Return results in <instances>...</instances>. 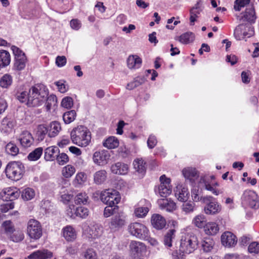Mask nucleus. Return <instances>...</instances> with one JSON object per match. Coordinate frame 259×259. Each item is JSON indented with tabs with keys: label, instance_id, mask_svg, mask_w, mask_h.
<instances>
[{
	"label": "nucleus",
	"instance_id": "27",
	"mask_svg": "<svg viewBox=\"0 0 259 259\" xmlns=\"http://www.w3.org/2000/svg\"><path fill=\"white\" fill-rule=\"evenodd\" d=\"M4 195L2 196L3 200L7 201L12 202L20 195V192L16 188H9L7 191H4Z\"/></svg>",
	"mask_w": 259,
	"mask_h": 259
},
{
	"label": "nucleus",
	"instance_id": "46",
	"mask_svg": "<svg viewBox=\"0 0 259 259\" xmlns=\"http://www.w3.org/2000/svg\"><path fill=\"white\" fill-rule=\"evenodd\" d=\"M145 80L144 77H137L133 81L127 83L126 88L127 90H132L144 83Z\"/></svg>",
	"mask_w": 259,
	"mask_h": 259
},
{
	"label": "nucleus",
	"instance_id": "50",
	"mask_svg": "<svg viewBox=\"0 0 259 259\" xmlns=\"http://www.w3.org/2000/svg\"><path fill=\"white\" fill-rule=\"evenodd\" d=\"M175 230L174 229H171L169 230L167 233L165 235L163 239V242L165 246L167 247H171V242L172 239L174 238L175 237Z\"/></svg>",
	"mask_w": 259,
	"mask_h": 259
},
{
	"label": "nucleus",
	"instance_id": "13",
	"mask_svg": "<svg viewBox=\"0 0 259 259\" xmlns=\"http://www.w3.org/2000/svg\"><path fill=\"white\" fill-rule=\"evenodd\" d=\"M254 34L253 28L250 25H239L234 31V35L239 39L250 37Z\"/></svg>",
	"mask_w": 259,
	"mask_h": 259
},
{
	"label": "nucleus",
	"instance_id": "53",
	"mask_svg": "<svg viewBox=\"0 0 259 259\" xmlns=\"http://www.w3.org/2000/svg\"><path fill=\"white\" fill-rule=\"evenodd\" d=\"M182 205V209L185 213L192 212L195 208V203L193 201L184 202Z\"/></svg>",
	"mask_w": 259,
	"mask_h": 259
},
{
	"label": "nucleus",
	"instance_id": "42",
	"mask_svg": "<svg viewBox=\"0 0 259 259\" xmlns=\"http://www.w3.org/2000/svg\"><path fill=\"white\" fill-rule=\"evenodd\" d=\"M107 178V172L105 170H100L96 172L94 175V182L96 184H101L104 182Z\"/></svg>",
	"mask_w": 259,
	"mask_h": 259
},
{
	"label": "nucleus",
	"instance_id": "6",
	"mask_svg": "<svg viewBox=\"0 0 259 259\" xmlns=\"http://www.w3.org/2000/svg\"><path fill=\"white\" fill-rule=\"evenodd\" d=\"M14 56V63L13 67L14 70L21 71L23 70L27 61L25 54L19 48L15 46L11 47Z\"/></svg>",
	"mask_w": 259,
	"mask_h": 259
},
{
	"label": "nucleus",
	"instance_id": "2",
	"mask_svg": "<svg viewBox=\"0 0 259 259\" xmlns=\"http://www.w3.org/2000/svg\"><path fill=\"white\" fill-rule=\"evenodd\" d=\"M70 137L73 144L81 147H86L91 142V134L87 127L79 125L71 131Z\"/></svg>",
	"mask_w": 259,
	"mask_h": 259
},
{
	"label": "nucleus",
	"instance_id": "32",
	"mask_svg": "<svg viewBox=\"0 0 259 259\" xmlns=\"http://www.w3.org/2000/svg\"><path fill=\"white\" fill-rule=\"evenodd\" d=\"M201 3V1H198L190 11V25H193L195 21L196 20V18L198 17V15L200 14V11L202 10L200 9V4Z\"/></svg>",
	"mask_w": 259,
	"mask_h": 259
},
{
	"label": "nucleus",
	"instance_id": "22",
	"mask_svg": "<svg viewBox=\"0 0 259 259\" xmlns=\"http://www.w3.org/2000/svg\"><path fill=\"white\" fill-rule=\"evenodd\" d=\"M60 150L57 146H51L45 150V159L47 161H53L56 159Z\"/></svg>",
	"mask_w": 259,
	"mask_h": 259
},
{
	"label": "nucleus",
	"instance_id": "14",
	"mask_svg": "<svg viewBox=\"0 0 259 259\" xmlns=\"http://www.w3.org/2000/svg\"><path fill=\"white\" fill-rule=\"evenodd\" d=\"M109 151L103 150L96 151L93 156L94 162L98 165L103 166L106 165L110 158Z\"/></svg>",
	"mask_w": 259,
	"mask_h": 259
},
{
	"label": "nucleus",
	"instance_id": "17",
	"mask_svg": "<svg viewBox=\"0 0 259 259\" xmlns=\"http://www.w3.org/2000/svg\"><path fill=\"white\" fill-rule=\"evenodd\" d=\"M130 249L131 252L134 255L139 256L146 250V248L144 243L137 241H132L130 244Z\"/></svg>",
	"mask_w": 259,
	"mask_h": 259
},
{
	"label": "nucleus",
	"instance_id": "37",
	"mask_svg": "<svg viewBox=\"0 0 259 259\" xmlns=\"http://www.w3.org/2000/svg\"><path fill=\"white\" fill-rule=\"evenodd\" d=\"M204 229L205 233L209 235H214L219 231L218 224L214 222L207 223Z\"/></svg>",
	"mask_w": 259,
	"mask_h": 259
},
{
	"label": "nucleus",
	"instance_id": "56",
	"mask_svg": "<svg viewBox=\"0 0 259 259\" xmlns=\"http://www.w3.org/2000/svg\"><path fill=\"white\" fill-rule=\"evenodd\" d=\"M84 259H98L96 251L93 248H88L83 253Z\"/></svg>",
	"mask_w": 259,
	"mask_h": 259
},
{
	"label": "nucleus",
	"instance_id": "63",
	"mask_svg": "<svg viewBox=\"0 0 259 259\" xmlns=\"http://www.w3.org/2000/svg\"><path fill=\"white\" fill-rule=\"evenodd\" d=\"M14 207V202L8 201L7 203L1 205L0 210L2 212H7L9 210L13 209Z\"/></svg>",
	"mask_w": 259,
	"mask_h": 259
},
{
	"label": "nucleus",
	"instance_id": "54",
	"mask_svg": "<svg viewBox=\"0 0 259 259\" xmlns=\"http://www.w3.org/2000/svg\"><path fill=\"white\" fill-rule=\"evenodd\" d=\"M2 227L8 236L10 235L16 229L13 223L11 221L4 222L2 224Z\"/></svg>",
	"mask_w": 259,
	"mask_h": 259
},
{
	"label": "nucleus",
	"instance_id": "47",
	"mask_svg": "<svg viewBox=\"0 0 259 259\" xmlns=\"http://www.w3.org/2000/svg\"><path fill=\"white\" fill-rule=\"evenodd\" d=\"M6 152L12 156H16L19 153V148L12 142H9L5 146Z\"/></svg>",
	"mask_w": 259,
	"mask_h": 259
},
{
	"label": "nucleus",
	"instance_id": "23",
	"mask_svg": "<svg viewBox=\"0 0 259 259\" xmlns=\"http://www.w3.org/2000/svg\"><path fill=\"white\" fill-rule=\"evenodd\" d=\"M142 61L137 55H130L127 59V67L131 69L139 68L142 65Z\"/></svg>",
	"mask_w": 259,
	"mask_h": 259
},
{
	"label": "nucleus",
	"instance_id": "55",
	"mask_svg": "<svg viewBox=\"0 0 259 259\" xmlns=\"http://www.w3.org/2000/svg\"><path fill=\"white\" fill-rule=\"evenodd\" d=\"M46 108L48 111L57 105V99L55 95H51L46 99Z\"/></svg>",
	"mask_w": 259,
	"mask_h": 259
},
{
	"label": "nucleus",
	"instance_id": "8",
	"mask_svg": "<svg viewBox=\"0 0 259 259\" xmlns=\"http://www.w3.org/2000/svg\"><path fill=\"white\" fill-rule=\"evenodd\" d=\"M128 232L133 236L141 239H147L149 237V231L144 224L140 223H133L128 226Z\"/></svg>",
	"mask_w": 259,
	"mask_h": 259
},
{
	"label": "nucleus",
	"instance_id": "45",
	"mask_svg": "<svg viewBox=\"0 0 259 259\" xmlns=\"http://www.w3.org/2000/svg\"><path fill=\"white\" fill-rule=\"evenodd\" d=\"M214 244V241L212 238L205 237L202 241L201 246L204 251L208 252L212 249Z\"/></svg>",
	"mask_w": 259,
	"mask_h": 259
},
{
	"label": "nucleus",
	"instance_id": "24",
	"mask_svg": "<svg viewBox=\"0 0 259 259\" xmlns=\"http://www.w3.org/2000/svg\"><path fill=\"white\" fill-rule=\"evenodd\" d=\"M175 196L179 201L186 202L188 200L189 196L188 189L187 188L182 186H177L175 192Z\"/></svg>",
	"mask_w": 259,
	"mask_h": 259
},
{
	"label": "nucleus",
	"instance_id": "34",
	"mask_svg": "<svg viewBox=\"0 0 259 259\" xmlns=\"http://www.w3.org/2000/svg\"><path fill=\"white\" fill-rule=\"evenodd\" d=\"M146 163L142 159H137L133 162V165L136 171L143 176L146 172Z\"/></svg>",
	"mask_w": 259,
	"mask_h": 259
},
{
	"label": "nucleus",
	"instance_id": "19",
	"mask_svg": "<svg viewBox=\"0 0 259 259\" xmlns=\"http://www.w3.org/2000/svg\"><path fill=\"white\" fill-rule=\"evenodd\" d=\"M15 124V122L13 119L6 117L2 120L0 130L5 134L9 133L12 131Z\"/></svg>",
	"mask_w": 259,
	"mask_h": 259
},
{
	"label": "nucleus",
	"instance_id": "5",
	"mask_svg": "<svg viewBox=\"0 0 259 259\" xmlns=\"http://www.w3.org/2000/svg\"><path fill=\"white\" fill-rule=\"evenodd\" d=\"M201 199L202 202L205 204L204 211L206 214L214 215L221 211V205L213 197L210 195L205 196Z\"/></svg>",
	"mask_w": 259,
	"mask_h": 259
},
{
	"label": "nucleus",
	"instance_id": "30",
	"mask_svg": "<svg viewBox=\"0 0 259 259\" xmlns=\"http://www.w3.org/2000/svg\"><path fill=\"white\" fill-rule=\"evenodd\" d=\"M159 205L161 209L168 212H172L177 208L176 203L173 201L168 199L162 200L159 202Z\"/></svg>",
	"mask_w": 259,
	"mask_h": 259
},
{
	"label": "nucleus",
	"instance_id": "12",
	"mask_svg": "<svg viewBox=\"0 0 259 259\" xmlns=\"http://www.w3.org/2000/svg\"><path fill=\"white\" fill-rule=\"evenodd\" d=\"M159 180L160 184L158 188V193L161 197H166L172 191L170 180L167 178L164 175L161 176Z\"/></svg>",
	"mask_w": 259,
	"mask_h": 259
},
{
	"label": "nucleus",
	"instance_id": "18",
	"mask_svg": "<svg viewBox=\"0 0 259 259\" xmlns=\"http://www.w3.org/2000/svg\"><path fill=\"white\" fill-rule=\"evenodd\" d=\"M19 140L21 145L24 148L30 147L34 142V139L31 134L27 131H24L22 132Z\"/></svg>",
	"mask_w": 259,
	"mask_h": 259
},
{
	"label": "nucleus",
	"instance_id": "4",
	"mask_svg": "<svg viewBox=\"0 0 259 259\" xmlns=\"http://www.w3.org/2000/svg\"><path fill=\"white\" fill-rule=\"evenodd\" d=\"M197 245V237L193 235L187 234L182 237L179 251L183 253L189 254L196 249Z\"/></svg>",
	"mask_w": 259,
	"mask_h": 259
},
{
	"label": "nucleus",
	"instance_id": "31",
	"mask_svg": "<svg viewBox=\"0 0 259 259\" xmlns=\"http://www.w3.org/2000/svg\"><path fill=\"white\" fill-rule=\"evenodd\" d=\"M63 235L68 241H72L74 240L76 238V236L75 230L70 226H68L64 228Z\"/></svg>",
	"mask_w": 259,
	"mask_h": 259
},
{
	"label": "nucleus",
	"instance_id": "10",
	"mask_svg": "<svg viewBox=\"0 0 259 259\" xmlns=\"http://www.w3.org/2000/svg\"><path fill=\"white\" fill-rule=\"evenodd\" d=\"M27 234L31 239L37 240L42 234V227L40 223L35 220H29L27 224Z\"/></svg>",
	"mask_w": 259,
	"mask_h": 259
},
{
	"label": "nucleus",
	"instance_id": "64",
	"mask_svg": "<svg viewBox=\"0 0 259 259\" xmlns=\"http://www.w3.org/2000/svg\"><path fill=\"white\" fill-rule=\"evenodd\" d=\"M56 159L60 165H64L69 160L68 155L64 153L58 154Z\"/></svg>",
	"mask_w": 259,
	"mask_h": 259
},
{
	"label": "nucleus",
	"instance_id": "62",
	"mask_svg": "<svg viewBox=\"0 0 259 259\" xmlns=\"http://www.w3.org/2000/svg\"><path fill=\"white\" fill-rule=\"evenodd\" d=\"M248 250L250 253L257 254L259 253V243L253 242L249 244Z\"/></svg>",
	"mask_w": 259,
	"mask_h": 259
},
{
	"label": "nucleus",
	"instance_id": "7",
	"mask_svg": "<svg viewBox=\"0 0 259 259\" xmlns=\"http://www.w3.org/2000/svg\"><path fill=\"white\" fill-rule=\"evenodd\" d=\"M242 204L257 209L259 208V197L253 190H246L241 196Z\"/></svg>",
	"mask_w": 259,
	"mask_h": 259
},
{
	"label": "nucleus",
	"instance_id": "58",
	"mask_svg": "<svg viewBox=\"0 0 259 259\" xmlns=\"http://www.w3.org/2000/svg\"><path fill=\"white\" fill-rule=\"evenodd\" d=\"M149 210L147 207H138L135 209V214L138 218H143L146 215Z\"/></svg>",
	"mask_w": 259,
	"mask_h": 259
},
{
	"label": "nucleus",
	"instance_id": "44",
	"mask_svg": "<svg viewBox=\"0 0 259 259\" xmlns=\"http://www.w3.org/2000/svg\"><path fill=\"white\" fill-rule=\"evenodd\" d=\"M12 82L13 77L9 74L4 75L0 79V86L3 88H9Z\"/></svg>",
	"mask_w": 259,
	"mask_h": 259
},
{
	"label": "nucleus",
	"instance_id": "1",
	"mask_svg": "<svg viewBox=\"0 0 259 259\" xmlns=\"http://www.w3.org/2000/svg\"><path fill=\"white\" fill-rule=\"evenodd\" d=\"M49 91L43 84H36L31 87L27 95V105L29 107H37L46 101Z\"/></svg>",
	"mask_w": 259,
	"mask_h": 259
},
{
	"label": "nucleus",
	"instance_id": "28",
	"mask_svg": "<svg viewBox=\"0 0 259 259\" xmlns=\"http://www.w3.org/2000/svg\"><path fill=\"white\" fill-rule=\"evenodd\" d=\"M11 62V56L9 52L4 50H0V70L8 66Z\"/></svg>",
	"mask_w": 259,
	"mask_h": 259
},
{
	"label": "nucleus",
	"instance_id": "15",
	"mask_svg": "<svg viewBox=\"0 0 259 259\" xmlns=\"http://www.w3.org/2000/svg\"><path fill=\"white\" fill-rule=\"evenodd\" d=\"M200 185L205 189L211 192L214 195L218 196L220 194V191L214 187H218L219 184L215 182L211 184L210 179L207 177H201L199 181Z\"/></svg>",
	"mask_w": 259,
	"mask_h": 259
},
{
	"label": "nucleus",
	"instance_id": "52",
	"mask_svg": "<svg viewBox=\"0 0 259 259\" xmlns=\"http://www.w3.org/2000/svg\"><path fill=\"white\" fill-rule=\"evenodd\" d=\"M118 210V206L117 205H107L104 208V216L106 218H108L117 212Z\"/></svg>",
	"mask_w": 259,
	"mask_h": 259
},
{
	"label": "nucleus",
	"instance_id": "51",
	"mask_svg": "<svg viewBox=\"0 0 259 259\" xmlns=\"http://www.w3.org/2000/svg\"><path fill=\"white\" fill-rule=\"evenodd\" d=\"M35 196L34 191L30 188L24 189L21 193V197L24 200L28 201L32 199Z\"/></svg>",
	"mask_w": 259,
	"mask_h": 259
},
{
	"label": "nucleus",
	"instance_id": "20",
	"mask_svg": "<svg viewBox=\"0 0 259 259\" xmlns=\"http://www.w3.org/2000/svg\"><path fill=\"white\" fill-rule=\"evenodd\" d=\"M125 223V221L123 217L119 214L115 215L111 219L109 227L112 230L116 231L123 226Z\"/></svg>",
	"mask_w": 259,
	"mask_h": 259
},
{
	"label": "nucleus",
	"instance_id": "35",
	"mask_svg": "<svg viewBox=\"0 0 259 259\" xmlns=\"http://www.w3.org/2000/svg\"><path fill=\"white\" fill-rule=\"evenodd\" d=\"M195 39V35L191 32H187L182 34L176 40L184 44H188L192 42Z\"/></svg>",
	"mask_w": 259,
	"mask_h": 259
},
{
	"label": "nucleus",
	"instance_id": "11",
	"mask_svg": "<svg viewBox=\"0 0 259 259\" xmlns=\"http://www.w3.org/2000/svg\"><path fill=\"white\" fill-rule=\"evenodd\" d=\"M103 230L101 225L93 223L84 230L83 234L89 240L96 239L102 235Z\"/></svg>",
	"mask_w": 259,
	"mask_h": 259
},
{
	"label": "nucleus",
	"instance_id": "48",
	"mask_svg": "<svg viewBox=\"0 0 259 259\" xmlns=\"http://www.w3.org/2000/svg\"><path fill=\"white\" fill-rule=\"evenodd\" d=\"M76 116L75 111L72 110L64 113L63 115V119L66 124H69L74 120Z\"/></svg>",
	"mask_w": 259,
	"mask_h": 259
},
{
	"label": "nucleus",
	"instance_id": "16",
	"mask_svg": "<svg viewBox=\"0 0 259 259\" xmlns=\"http://www.w3.org/2000/svg\"><path fill=\"white\" fill-rule=\"evenodd\" d=\"M221 241L223 245L232 247L237 243V239L236 236L231 232H226L222 235Z\"/></svg>",
	"mask_w": 259,
	"mask_h": 259
},
{
	"label": "nucleus",
	"instance_id": "39",
	"mask_svg": "<svg viewBox=\"0 0 259 259\" xmlns=\"http://www.w3.org/2000/svg\"><path fill=\"white\" fill-rule=\"evenodd\" d=\"M49 128V137H56L61 129L60 124L58 121H54L50 123Z\"/></svg>",
	"mask_w": 259,
	"mask_h": 259
},
{
	"label": "nucleus",
	"instance_id": "36",
	"mask_svg": "<svg viewBox=\"0 0 259 259\" xmlns=\"http://www.w3.org/2000/svg\"><path fill=\"white\" fill-rule=\"evenodd\" d=\"M47 134H49V128L46 125L43 124L38 125L36 133L38 141H42L44 140Z\"/></svg>",
	"mask_w": 259,
	"mask_h": 259
},
{
	"label": "nucleus",
	"instance_id": "60",
	"mask_svg": "<svg viewBox=\"0 0 259 259\" xmlns=\"http://www.w3.org/2000/svg\"><path fill=\"white\" fill-rule=\"evenodd\" d=\"M250 0H236L234 2V9L235 11H240L242 8L248 5Z\"/></svg>",
	"mask_w": 259,
	"mask_h": 259
},
{
	"label": "nucleus",
	"instance_id": "21",
	"mask_svg": "<svg viewBox=\"0 0 259 259\" xmlns=\"http://www.w3.org/2000/svg\"><path fill=\"white\" fill-rule=\"evenodd\" d=\"M152 226L157 230H161L166 225V221L164 217L159 214H154L151 217Z\"/></svg>",
	"mask_w": 259,
	"mask_h": 259
},
{
	"label": "nucleus",
	"instance_id": "61",
	"mask_svg": "<svg viewBox=\"0 0 259 259\" xmlns=\"http://www.w3.org/2000/svg\"><path fill=\"white\" fill-rule=\"evenodd\" d=\"M73 105V99L70 97L64 98L61 102V106L67 109L71 108Z\"/></svg>",
	"mask_w": 259,
	"mask_h": 259
},
{
	"label": "nucleus",
	"instance_id": "38",
	"mask_svg": "<svg viewBox=\"0 0 259 259\" xmlns=\"http://www.w3.org/2000/svg\"><path fill=\"white\" fill-rule=\"evenodd\" d=\"M182 173L186 179L190 180H194L198 177L197 171L195 168L192 167L184 168Z\"/></svg>",
	"mask_w": 259,
	"mask_h": 259
},
{
	"label": "nucleus",
	"instance_id": "40",
	"mask_svg": "<svg viewBox=\"0 0 259 259\" xmlns=\"http://www.w3.org/2000/svg\"><path fill=\"white\" fill-rule=\"evenodd\" d=\"M89 198L85 192L78 193L74 198V202L77 205H85L89 203Z\"/></svg>",
	"mask_w": 259,
	"mask_h": 259
},
{
	"label": "nucleus",
	"instance_id": "33",
	"mask_svg": "<svg viewBox=\"0 0 259 259\" xmlns=\"http://www.w3.org/2000/svg\"><path fill=\"white\" fill-rule=\"evenodd\" d=\"M8 237L13 242H19L24 239V235L22 230L17 228L9 235Z\"/></svg>",
	"mask_w": 259,
	"mask_h": 259
},
{
	"label": "nucleus",
	"instance_id": "57",
	"mask_svg": "<svg viewBox=\"0 0 259 259\" xmlns=\"http://www.w3.org/2000/svg\"><path fill=\"white\" fill-rule=\"evenodd\" d=\"M75 171V168L73 166L71 165H67L63 167L62 172L64 177L68 178L71 177L74 174Z\"/></svg>",
	"mask_w": 259,
	"mask_h": 259
},
{
	"label": "nucleus",
	"instance_id": "41",
	"mask_svg": "<svg viewBox=\"0 0 259 259\" xmlns=\"http://www.w3.org/2000/svg\"><path fill=\"white\" fill-rule=\"evenodd\" d=\"M103 146L108 149H114L119 145V141L115 137H110L107 138L103 143Z\"/></svg>",
	"mask_w": 259,
	"mask_h": 259
},
{
	"label": "nucleus",
	"instance_id": "25",
	"mask_svg": "<svg viewBox=\"0 0 259 259\" xmlns=\"http://www.w3.org/2000/svg\"><path fill=\"white\" fill-rule=\"evenodd\" d=\"M111 171L117 175H125L128 170V165L122 162H117L111 167Z\"/></svg>",
	"mask_w": 259,
	"mask_h": 259
},
{
	"label": "nucleus",
	"instance_id": "26",
	"mask_svg": "<svg viewBox=\"0 0 259 259\" xmlns=\"http://www.w3.org/2000/svg\"><path fill=\"white\" fill-rule=\"evenodd\" d=\"M243 16H241L240 19L243 21H247L250 23H254L256 19L255 15V11L252 6L246 9L244 13H242Z\"/></svg>",
	"mask_w": 259,
	"mask_h": 259
},
{
	"label": "nucleus",
	"instance_id": "59",
	"mask_svg": "<svg viewBox=\"0 0 259 259\" xmlns=\"http://www.w3.org/2000/svg\"><path fill=\"white\" fill-rule=\"evenodd\" d=\"M89 212L88 208L84 207H78L76 208L75 213L76 216L84 219L88 216Z\"/></svg>",
	"mask_w": 259,
	"mask_h": 259
},
{
	"label": "nucleus",
	"instance_id": "9",
	"mask_svg": "<svg viewBox=\"0 0 259 259\" xmlns=\"http://www.w3.org/2000/svg\"><path fill=\"white\" fill-rule=\"evenodd\" d=\"M100 198L106 205H117L120 200L119 192L114 189H107L102 192Z\"/></svg>",
	"mask_w": 259,
	"mask_h": 259
},
{
	"label": "nucleus",
	"instance_id": "29",
	"mask_svg": "<svg viewBox=\"0 0 259 259\" xmlns=\"http://www.w3.org/2000/svg\"><path fill=\"white\" fill-rule=\"evenodd\" d=\"M52 256V253L48 250L43 251L37 250L30 254L28 256L31 259H47Z\"/></svg>",
	"mask_w": 259,
	"mask_h": 259
},
{
	"label": "nucleus",
	"instance_id": "43",
	"mask_svg": "<svg viewBox=\"0 0 259 259\" xmlns=\"http://www.w3.org/2000/svg\"><path fill=\"white\" fill-rule=\"evenodd\" d=\"M206 218L203 214H200L196 215L193 220V223L197 227L199 228H204L206 223Z\"/></svg>",
	"mask_w": 259,
	"mask_h": 259
},
{
	"label": "nucleus",
	"instance_id": "49",
	"mask_svg": "<svg viewBox=\"0 0 259 259\" xmlns=\"http://www.w3.org/2000/svg\"><path fill=\"white\" fill-rule=\"evenodd\" d=\"M43 149L41 147L36 148L34 150L30 152L28 155V159L29 160L35 161L38 160L42 155Z\"/></svg>",
	"mask_w": 259,
	"mask_h": 259
},
{
	"label": "nucleus",
	"instance_id": "3",
	"mask_svg": "<svg viewBox=\"0 0 259 259\" xmlns=\"http://www.w3.org/2000/svg\"><path fill=\"white\" fill-rule=\"evenodd\" d=\"M25 172V167L20 161H12L9 162L6 168L5 173L7 177L12 180H20Z\"/></svg>",
	"mask_w": 259,
	"mask_h": 259
}]
</instances>
